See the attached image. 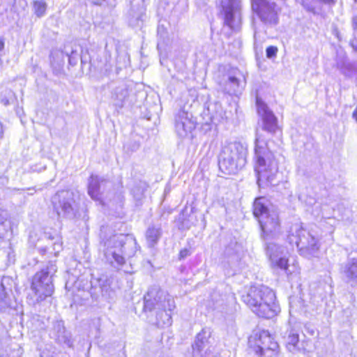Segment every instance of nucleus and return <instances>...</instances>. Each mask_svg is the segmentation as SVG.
<instances>
[{
    "label": "nucleus",
    "mask_w": 357,
    "mask_h": 357,
    "mask_svg": "<svg viewBox=\"0 0 357 357\" xmlns=\"http://www.w3.org/2000/svg\"><path fill=\"white\" fill-rule=\"evenodd\" d=\"M50 336L60 344L70 345V337L66 331L63 321L61 320H57L53 323Z\"/></svg>",
    "instance_id": "obj_19"
},
{
    "label": "nucleus",
    "mask_w": 357,
    "mask_h": 357,
    "mask_svg": "<svg viewBox=\"0 0 357 357\" xmlns=\"http://www.w3.org/2000/svg\"><path fill=\"white\" fill-rule=\"evenodd\" d=\"M220 7L225 24L231 30H239L242 23L241 0H222Z\"/></svg>",
    "instance_id": "obj_11"
},
{
    "label": "nucleus",
    "mask_w": 357,
    "mask_h": 357,
    "mask_svg": "<svg viewBox=\"0 0 357 357\" xmlns=\"http://www.w3.org/2000/svg\"><path fill=\"white\" fill-rule=\"evenodd\" d=\"M321 2H324L325 3H331L333 1V0H320Z\"/></svg>",
    "instance_id": "obj_41"
},
{
    "label": "nucleus",
    "mask_w": 357,
    "mask_h": 357,
    "mask_svg": "<svg viewBox=\"0 0 357 357\" xmlns=\"http://www.w3.org/2000/svg\"><path fill=\"white\" fill-rule=\"evenodd\" d=\"M162 234L160 224L150 225L146 231V240L149 247H153L160 240Z\"/></svg>",
    "instance_id": "obj_22"
},
{
    "label": "nucleus",
    "mask_w": 357,
    "mask_h": 357,
    "mask_svg": "<svg viewBox=\"0 0 357 357\" xmlns=\"http://www.w3.org/2000/svg\"><path fill=\"white\" fill-rule=\"evenodd\" d=\"M5 45V38L3 37L0 38V51H2L4 49Z\"/></svg>",
    "instance_id": "obj_38"
},
{
    "label": "nucleus",
    "mask_w": 357,
    "mask_h": 357,
    "mask_svg": "<svg viewBox=\"0 0 357 357\" xmlns=\"http://www.w3.org/2000/svg\"><path fill=\"white\" fill-rule=\"evenodd\" d=\"M10 340L8 337L0 338V357H10L7 347Z\"/></svg>",
    "instance_id": "obj_31"
},
{
    "label": "nucleus",
    "mask_w": 357,
    "mask_h": 357,
    "mask_svg": "<svg viewBox=\"0 0 357 357\" xmlns=\"http://www.w3.org/2000/svg\"><path fill=\"white\" fill-rule=\"evenodd\" d=\"M247 146L240 142H225L218 154L219 168L225 174H235L246 163Z\"/></svg>",
    "instance_id": "obj_5"
},
{
    "label": "nucleus",
    "mask_w": 357,
    "mask_h": 357,
    "mask_svg": "<svg viewBox=\"0 0 357 357\" xmlns=\"http://www.w3.org/2000/svg\"><path fill=\"white\" fill-rule=\"evenodd\" d=\"M6 211L0 208V238L3 237L7 231V226L6 225Z\"/></svg>",
    "instance_id": "obj_30"
},
{
    "label": "nucleus",
    "mask_w": 357,
    "mask_h": 357,
    "mask_svg": "<svg viewBox=\"0 0 357 357\" xmlns=\"http://www.w3.org/2000/svg\"><path fill=\"white\" fill-rule=\"evenodd\" d=\"M343 273L348 282L357 284V259L354 258L345 264Z\"/></svg>",
    "instance_id": "obj_24"
},
{
    "label": "nucleus",
    "mask_w": 357,
    "mask_h": 357,
    "mask_svg": "<svg viewBox=\"0 0 357 357\" xmlns=\"http://www.w3.org/2000/svg\"><path fill=\"white\" fill-rule=\"evenodd\" d=\"M103 253L107 262L120 270L139 250L136 239L131 235L116 234L103 241Z\"/></svg>",
    "instance_id": "obj_2"
},
{
    "label": "nucleus",
    "mask_w": 357,
    "mask_h": 357,
    "mask_svg": "<svg viewBox=\"0 0 357 357\" xmlns=\"http://www.w3.org/2000/svg\"><path fill=\"white\" fill-rule=\"evenodd\" d=\"M268 201L263 197L257 198L253 204V214L257 219L265 239L276 238L280 233L278 214L268 208Z\"/></svg>",
    "instance_id": "obj_6"
},
{
    "label": "nucleus",
    "mask_w": 357,
    "mask_h": 357,
    "mask_svg": "<svg viewBox=\"0 0 357 357\" xmlns=\"http://www.w3.org/2000/svg\"><path fill=\"white\" fill-rule=\"evenodd\" d=\"M278 48L275 46H269L266 48V54L267 58L271 59L276 56Z\"/></svg>",
    "instance_id": "obj_33"
},
{
    "label": "nucleus",
    "mask_w": 357,
    "mask_h": 357,
    "mask_svg": "<svg viewBox=\"0 0 357 357\" xmlns=\"http://www.w3.org/2000/svg\"><path fill=\"white\" fill-rule=\"evenodd\" d=\"M10 278L3 277L0 282V312L10 313L14 310L15 301L13 300L10 293L11 287H7L6 284H8Z\"/></svg>",
    "instance_id": "obj_17"
},
{
    "label": "nucleus",
    "mask_w": 357,
    "mask_h": 357,
    "mask_svg": "<svg viewBox=\"0 0 357 357\" xmlns=\"http://www.w3.org/2000/svg\"><path fill=\"white\" fill-rule=\"evenodd\" d=\"M3 133H4L3 127V125H2L1 122L0 121V141L3 137Z\"/></svg>",
    "instance_id": "obj_39"
},
{
    "label": "nucleus",
    "mask_w": 357,
    "mask_h": 357,
    "mask_svg": "<svg viewBox=\"0 0 357 357\" xmlns=\"http://www.w3.org/2000/svg\"><path fill=\"white\" fill-rule=\"evenodd\" d=\"M47 5L45 2L40 1H35L33 2V10L35 14L38 17H41L45 14Z\"/></svg>",
    "instance_id": "obj_29"
},
{
    "label": "nucleus",
    "mask_w": 357,
    "mask_h": 357,
    "mask_svg": "<svg viewBox=\"0 0 357 357\" xmlns=\"http://www.w3.org/2000/svg\"><path fill=\"white\" fill-rule=\"evenodd\" d=\"M239 250V245L235 243H231L229 245H228L225 249V255L227 256H231L234 254H237Z\"/></svg>",
    "instance_id": "obj_32"
},
{
    "label": "nucleus",
    "mask_w": 357,
    "mask_h": 357,
    "mask_svg": "<svg viewBox=\"0 0 357 357\" xmlns=\"http://www.w3.org/2000/svg\"><path fill=\"white\" fill-rule=\"evenodd\" d=\"M356 2H357V0H354Z\"/></svg>",
    "instance_id": "obj_45"
},
{
    "label": "nucleus",
    "mask_w": 357,
    "mask_h": 357,
    "mask_svg": "<svg viewBox=\"0 0 357 357\" xmlns=\"http://www.w3.org/2000/svg\"><path fill=\"white\" fill-rule=\"evenodd\" d=\"M278 344L272 339L268 346L267 350H265L263 356L265 357H274L278 355Z\"/></svg>",
    "instance_id": "obj_28"
},
{
    "label": "nucleus",
    "mask_w": 357,
    "mask_h": 357,
    "mask_svg": "<svg viewBox=\"0 0 357 357\" xmlns=\"http://www.w3.org/2000/svg\"><path fill=\"white\" fill-rule=\"evenodd\" d=\"M255 170L257 175L259 186L275 185L278 164L274 153L268 146L266 136L258 130H256L255 139Z\"/></svg>",
    "instance_id": "obj_1"
},
{
    "label": "nucleus",
    "mask_w": 357,
    "mask_h": 357,
    "mask_svg": "<svg viewBox=\"0 0 357 357\" xmlns=\"http://www.w3.org/2000/svg\"><path fill=\"white\" fill-rule=\"evenodd\" d=\"M176 308L174 298L158 286L150 287L144 296V310L155 311L159 326H170L172 312Z\"/></svg>",
    "instance_id": "obj_4"
},
{
    "label": "nucleus",
    "mask_w": 357,
    "mask_h": 357,
    "mask_svg": "<svg viewBox=\"0 0 357 357\" xmlns=\"http://www.w3.org/2000/svg\"><path fill=\"white\" fill-rule=\"evenodd\" d=\"M211 335L209 328H204L197 334L191 346L193 357H220V352Z\"/></svg>",
    "instance_id": "obj_9"
},
{
    "label": "nucleus",
    "mask_w": 357,
    "mask_h": 357,
    "mask_svg": "<svg viewBox=\"0 0 357 357\" xmlns=\"http://www.w3.org/2000/svg\"><path fill=\"white\" fill-rule=\"evenodd\" d=\"M287 241L292 247L296 246L300 254L305 257L311 258L318 255L319 247L317 240L303 229L300 223H295L290 227Z\"/></svg>",
    "instance_id": "obj_7"
},
{
    "label": "nucleus",
    "mask_w": 357,
    "mask_h": 357,
    "mask_svg": "<svg viewBox=\"0 0 357 357\" xmlns=\"http://www.w3.org/2000/svg\"><path fill=\"white\" fill-rule=\"evenodd\" d=\"M191 253L192 252L190 248H185L180 251L178 258L180 260L184 259L187 257L190 256Z\"/></svg>",
    "instance_id": "obj_34"
},
{
    "label": "nucleus",
    "mask_w": 357,
    "mask_h": 357,
    "mask_svg": "<svg viewBox=\"0 0 357 357\" xmlns=\"http://www.w3.org/2000/svg\"><path fill=\"white\" fill-rule=\"evenodd\" d=\"M336 66L341 73L347 77H351L356 73V68L354 63L349 61L343 51H337Z\"/></svg>",
    "instance_id": "obj_20"
},
{
    "label": "nucleus",
    "mask_w": 357,
    "mask_h": 357,
    "mask_svg": "<svg viewBox=\"0 0 357 357\" xmlns=\"http://www.w3.org/2000/svg\"><path fill=\"white\" fill-rule=\"evenodd\" d=\"M38 319H39V316H36V317H33V320L36 319L37 321H38Z\"/></svg>",
    "instance_id": "obj_43"
},
{
    "label": "nucleus",
    "mask_w": 357,
    "mask_h": 357,
    "mask_svg": "<svg viewBox=\"0 0 357 357\" xmlns=\"http://www.w3.org/2000/svg\"><path fill=\"white\" fill-rule=\"evenodd\" d=\"M145 10L143 3H132L127 16L129 25L132 27L141 26L145 17Z\"/></svg>",
    "instance_id": "obj_18"
},
{
    "label": "nucleus",
    "mask_w": 357,
    "mask_h": 357,
    "mask_svg": "<svg viewBox=\"0 0 357 357\" xmlns=\"http://www.w3.org/2000/svg\"><path fill=\"white\" fill-rule=\"evenodd\" d=\"M272 339L273 337L267 331L260 332L255 342L257 348L256 353L262 356L265 350H267L268 346Z\"/></svg>",
    "instance_id": "obj_23"
},
{
    "label": "nucleus",
    "mask_w": 357,
    "mask_h": 357,
    "mask_svg": "<svg viewBox=\"0 0 357 357\" xmlns=\"http://www.w3.org/2000/svg\"><path fill=\"white\" fill-rule=\"evenodd\" d=\"M258 114L262 120V130L274 134L278 128V120L273 112L261 100L257 99Z\"/></svg>",
    "instance_id": "obj_14"
},
{
    "label": "nucleus",
    "mask_w": 357,
    "mask_h": 357,
    "mask_svg": "<svg viewBox=\"0 0 357 357\" xmlns=\"http://www.w3.org/2000/svg\"><path fill=\"white\" fill-rule=\"evenodd\" d=\"M191 114L180 110L175 117V130L180 137H187L195 128Z\"/></svg>",
    "instance_id": "obj_16"
},
{
    "label": "nucleus",
    "mask_w": 357,
    "mask_h": 357,
    "mask_svg": "<svg viewBox=\"0 0 357 357\" xmlns=\"http://www.w3.org/2000/svg\"><path fill=\"white\" fill-rule=\"evenodd\" d=\"M299 341L298 335L294 333H290L288 335L287 340V349L292 353L296 352L298 350V347L297 346Z\"/></svg>",
    "instance_id": "obj_26"
},
{
    "label": "nucleus",
    "mask_w": 357,
    "mask_h": 357,
    "mask_svg": "<svg viewBox=\"0 0 357 357\" xmlns=\"http://www.w3.org/2000/svg\"><path fill=\"white\" fill-rule=\"evenodd\" d=\"M135 148H136V149H138V148H139V144H136V145H135Z\"/></svg>",
    "instance_id": "obj_44"
},
{
    "label": "nucleus",
    "mask_w": 357,
    "mask_h": 357,
    "mask_svg": "<svg viewBox=\"0 0 357 357\" xmlns=\"http://www.w3.org/2000/svg\"><path fill=\"white\" fill-rule=\"evenodd\" d=\"M252 8L264 24L273 26L278 23L279 9L275 2L268 0H252Z\"/></svg>",
    "instance_id": "obj_12"
},
{
    "label": "nucleus",
    "mask_w": 357,
    "mask_h": 357,
    "mask_svg": "<svg viewBox=\"0 0 357 357\" xmlns=\"http://www.w3.org/2000/svg\"><path fill=\"white\" fill-rule=\"evenodd\" d=\"M56 271L57 267L55 262L49 261L45 268H42L33 275L31 289L37 303L44 301L53 294L54 289L53 277Z\"/></svg>",
    "instance_id": "obj_8"
},
{
    "label": "nucleus",
    "mask_w": 357,
    "mask_h": 357,
    "mask_svg": "<svg viewBox=\"0 0 357 357\" xmlns=\"http://www.w3.org/2000/svg\"><path fill=\"white\" fill-rule=\"evenodd\" d=\"M69 57V62L71 63L73 60H77V52L76 51L72 50L70 54H68Z\"/></svg>",
    "instance_id": "obj_35"
},
{
    "label": "nucleus",
    "mask_w": 357,
    "mask_h": 357,
    "mask_svg": "<svg viewBox=\"0 0 357 357\" xmlns=\"http://www.w3.org/2000/svg\"><path fill=\"white\" fill-rule=\"evenodd\" d=\"M128 97V90L124 83H119L115 86L112 93V99L114 105L118 108H122L126 100Z\"/></svg>",
    "instance_id": "obj_21"
},
{
    "label": "nucleus",
    "mask_w": 357,
    "mask_h": 357,
    "mask_svg": "<svg viewBox=\"0 0 357 357\" xmlns=\"http://www.w3.org/2000/svg\"><path fill=\"white\" fill-rule=\"evenodd\" d=\"M107 287H102V295L104 296L105 294H107Z\"/></svg>",
    "instance_id": "obj_40"
},
{
    "label": "nucleus",
    "mask_w": 357,
    "mask_h": 357,
    "mask_svg": "<svg viewBox=\"0 0 357 357\" xmlns=\"http://www.w3.org/2000/svg\"><path fill=\"white\" fill-rule=\"evenodd\" d=\"M350 44L351 45L352 48L354 49V50L357 52V40L353 39L352 40H351Z\"/></svg>",
    "instance_id": "obj_37"
},
{
    "label": "nucleus",
    "mask_w": 357,
    "mask_h": 357,
    "mask_svg": "<svg viewBox=\"0 0 357 357\" xmlns=\"http://www.w3.org/2000/svg\"><path fill=\"white\" fill-rule=\"evenodd\" d=\"M353 27L354 32L357 33V15L353 18Z\"/></svg>",
    "instance_id": "obj_36"
},
{
    "label": "nucleus",
    "mask_w": 357,
    "mask_h": 357,
    "mask_svg": "<svg viewBox=\"0 0 357 357\" xmlns=\"http://www.w3.org/2000/svg\"><path fill=\"white\" fill-rule=\"evenodd\" d=\"M112 185L109 180L92 174L89 178L88 194L93 199L100 200L101 195L110 189Z\"/></svg>",
    "instance_id": "obj_15"
},
{
    "label": "nucleus",
    "mask_w": 357,
    "mask_h": 357,
    "mask_svg": "<svg viewBox=\"0 0 357 357\" xmlns=\"http://www.w3.org/2000/svg\"><path fill=\"white\" fill-rule=\"evenodd\" d=\"M45 326V324L43 323H40L38 326V328H39L40 329H43Z\"/></svg>",
    "instance_id": "obj_42"
},
{
    "label": "nucleus",
    "mask_w": 357,
    "mask_h": 357,
    "mask_svg": "<svg viewBox=\"0 0 357 357\" xmlns=\"http://www.w3.org/2000/svg\"><path fill=\"white\" fill-rule=\"evenodd\" d=\"M13 250L10 243H5L3 245H0V259L8 263L13 262L14 254Z\"/></svg>",
    "instance_id": "obj_25"
},
{
    "label": "nucleus",
    "mask_w": 357,
    "mask_h": 357,
    "mask_svg": "<svg viewBox=\"0 0 357 357\" xmlns=\"http://www.w3.org/2000/svg\"><path fill=\"white\" fill-rule=\"evenodd\" d=\"M275 298L274 291L265 285L252 286L242 296L243 301L255 314L266 319L273 318L280 311Z\"/></svg>",
    "instance_id": "obj_3"
},
{
    "label": "nucleus",
    "mask_w": 357,
    "mask_h": 357,
    "mask_svg": "<svg viewBox=\"0 0 357 357\" xmlns=\"http://www.w3.org/2000/svg\"><path fill=\"white\" fill-rule=\"evenodd\" d=\"M266 254L273 266L284 270L288 273V252L284 247L273 243H267Z\"/></svg>",
    "instance_id": "obj_13"
},
{
    "label": "nucleus",
    "mask_w": 357,
    "mask_h": 357,
    "mask_svg": "<svg viewBox=\"0 0 357 357\" xmlns=\"http://www.w3.org/2000/svg\"><path fill=\"white\" fill-rule=\"evenodd\" d=\"M227 86L229 87L228 91L229 93H235L238 92L240 87V81L236 77L230 75L228 77Z\"/></svg>",
    "instance_id": "obj_27"
},
{
    "label": "nucleus",
    "mask_w": 357,
    "mask_h": 357,
    "mask_svg": "<svg viewBox=\"0 0 357 357\" xmlns=\"http://www.w3.org/2000/svg\"><path fill=\"white\" fill-rule=\"evenodd\" d=\"M70 190L58 191L52 197V204L58 216L73 219L77 212V205Z\"/></svg>",
    "instance_id": "obj_10"
}]
</instances>
